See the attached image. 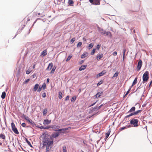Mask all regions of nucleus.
<instances>
[{
  "mask_svg": "<svg viewBox=\"0 0 152 152\" xmlns=\"http://www.w3.org/2000/svg\"><path fill=\"white\" fill-rule=\"evenodd\" d=\"M46 96V94L44 92L42 95V96L43 98H45Z\"/></svg>",
  "mask_w": 152,
  "mask_h": 152,
  "instance_id": "3c124183",
  "label": "nucleus"
},
{
  "mask_svg": "<svg viewBox=\"0 0 152 152\" xmlns=\"http://www.w3.org/2000/svg\"><path fill=\"white\" fill-rule=\"evenodd\" d=\"M42 88H43L44 89H45L46 88V84L45 83H44L43 84L42 86Z\"/></svg>",
  "mask_w": 152,
  "mask_h": 152,
  "instance_id": "49530a36",
  "label": "nucleus"
},
{
  "mask_svg": "<svg viewBox=\"0 0 152 152\" xmlns=\"http://www.w3.org/2000/svg\"><path fill=\"white\" fill-rule=\"evenodd\" d=\"M96 103V102H95V103H93V104H92L91 105V106H92L94 105V104H95V103Z\"/></svg>",
  "mask_w": 152,
  "mask_h": 152,
  "instance_id": "69168bd1",
  "label": "nucleus"
},
{
  "mask_svg": "<svg viewBox=\"0 0 152 152\" xmlns=\"http://www.w3.org/2000/svg\"><path fill=\"white\" fill-rule=\"evenodd\" d=\"M44 137L42 140V145H40V148L42 149H43L45 147H52L53 143V139L51 137L47 134L44 135Z\"/></svg>",
  "mask_w": 152,
  "mask_h": 152,
  "instance_id": "f257e3e1",
  "label": "nucleus"
},
{
  "mask_svg": "<svg viewBox=\"0 0 152 152\" xmlns=\"http://www.w3.org/2000/svg\"><path fill=\"white\" fill-rule=\"evenodd\" d=\"M50 128H51L55 130L59 129L60 128V126L58 125H52L50 126H49Z\"/></svg>",
  "mask_w": 152,
  "mask_h": 152,
  "instance_id": "6e6552de",
  "label": "nucleus"
},
{
  "mask_svg": "<svg viewBox=\"0 0 152 152\" xmlns=\"http://www.w3.org/2000/svg\"><path fill=\"white\" fill-rule=\"evenodd\" d=\"M88 0L92 4V3H93V0Z\"/></svg>",
  "mask_w": 152,
  "mask_h": 152,
  "instance_id": "680f3d73",
  "label": "nucleus"
},
{
  "mask_svg": "<svg viewBox=\"0 0 152 152\" xmlns=\"http://www.w3.org/2000/svg\"><path fill=\"white\" fill-rule=\"evenodd\" d=\"M25 119L28 121H29V120L30 119V118L28 117H26V118Z\"/></svg>",
  "mask_w": 152,
  "mask_h": 152,
  "instance_id": "13d9d810",
  "label": "nucleus"
},
{
  "mask_svg": "<svg viewBox=\"0 0 152 152\" xmlns=\"http://www.w3.org/2000/svg\"><path fill=\"white\" fill-rule=\"evenodd\" d=\"M56 69V67H55V68H54V67L52 69V70H51V71L50 72V73L52 74V73H54L55 72Z\"/></svg>",
  "mask_w": 152,
  "mask_h": 152,
  "instance_id": "58836bf2",
  "label": "nucleus"
},
{
  "mask_svg": "<svg viewBox=\"0 0 152 152\" xmlns=\"http://www.w3.org/2000/svg\"><path fill=\"white\" fill-rule=\"evenodd\" d=\"M118 72H116L114 75L112 77V78H113L114 77H117L118 75Z\"/></svg>",
  "mask_w": 152,
  "mask_h": 152,
  "instance_id": "7c9ffc66",
  "label": "nucleus"
},
{
  "mask_svg": "<svg viewBox=\"0 0 152 152\" xmlns=\"http://www.w3.org/2000/svg\"><path fill=\"white\" fill-rule=\"evenodd\" d=\"M94 46V44L92 43H91L89 44L88 47L89 49H90L92 48Z\"/></svg>",
  "mask_w": 152,
  "mask_h": 152,
  "instance_id": "2f4dec72",
  "label": "nucleus"
},
{
  "mask_svg": "<svg viewBox=\"0 0 152 152\" xmlns=\"http://www.w3.org/2000/svg\"><path fill=\"white\" fill-rule=\"evenodd\" d=\"M75 38H73L71 40V42L73 43L75 41Z\"/></svg>",
  "mask_w": 152,
  "mask_h": 152,
  "instance_id": "de8ad7c7",
  "label": "nucleus"
},
{
  "mask_svg": "<svg viewBox=\"0 0 152 152\" xmlns=\"http://www.w3.org/2000/svg\"><path fill=\"white\" fill-rule=\"evenodd\" d=\"M63 152H66V147L65 146H64L63 147Z\"/></svg>",
  "mask_w": 152,
  "mask_h": 152,
  "instance_id": "79ce46f5",
  "label": "nucleus"
},
{
  "mask_svg": "<svg viewBox=\"0 0 152 152\" xmlns=\"http://www.w3.org/2000/svg\"><path fill=\"white\" fill-rule=\"evenodd\" d=\"M138 120L137 119H133L130 121V124H133L134 127H137L138 126Z\"/></svg>",
  "mask_w": 152,
  "mask_h": 152,
  "instance_id": "39448f33",
  "label": "nucleus"
},
{
  "mask_svg": "<svg viewBox=\"0 0 152 152\" xmlns=\"http://www.w3.org/2000/svg\"><path fill=\"white\" fill-rule=\"evenodd\" d=\"M87 56V53H83L81 56V58H84Z\"/></svg>",
  "mask_w": 152,
  "mask_h": 152,
  "instance_id": "393cba45",
  "label": "nucleus"
},
{
  "mask_svg": "<svg viewBox=\"0 0 152 152\" xmlns=\"http://www.w3.org/2000/svg\"><path fill=\"white\" fill-rule=\"evenodd\" d=\"M53 66V64L52 63H49V65L47 67V68L46 69V70H50L52 68Z\"/></svg>",
  "mask_w": 152,
  "mask_h": 152,
  "instance_id": "9d476101",
  "label": "nucleus"
},
{
  "mask_svg": "<svg viewBox=\"0 0 152 152\" xmlns=\"http://www.w3.org/2000/svg\"><path fill=\"white\" fill-rule=\"evenodd\" d=\"M131 127V126L130 125H129V126H125L123 127L122 128H121L120 129V131H122L123 130H124V129H127Z\"/></svg>",
  "mask_w": 152,
  "mask_h": 152,
  "instance_id": "f3484780",
  "label": "nucleus"
},
{
  "mask_svg": "<svg viewBox=\"0 0 152 152\" xmlns=\"http://www.w3.org/2000/svg\"><path fill=\"white\" fill-rule=\"evenodd\" d=\"M29 120V121H28V122H29V123H31V124H32V120L31 119H30Z\"/></svg>",
  "mask_w": 152,
  "mask_h": 152,
  "instance_id": "052dcab7",
  "label": "nucleus"
},
{
  "mask_svg": "<svg viewBox=\"0 0 152 152\" xmlns=\"http://www.w3.org/2000/svg\"><path fill=\"white\" fill-rule=\"evenodd\" d=\"M100 47L101 46L100 45H98L96 46V48L98 50H99V49Z\"/></svg>",
  "mask_w": 152,
  "mask_h": 152,
  "instance_id": "603ef678",
  "label": "nucleus"
},
{
  "mask_svg": "<svg viewBox=\"0 0 152 152\" xmlns=\"http://www.w3.org/2000/svg\"><path fill=\"white\" fill-rule=\"evenodd\" d=\"M51 122V120H48V119L45 120L43 122L44 125H47L49 124Z\"/></svg>",
  "mask_w": 152,
  "mask_h": 152,
  "instance_id": "9b49d317",
  "label": "nucleus"
},
{
  "mask_svg": "<svg viewBox=\"0 0 152 152\" xmlns=\"http://www.w3.org/2000/svg\"><path fill=\"white\" fill-rule=\"evenodd\" d=\"M82 43L81 42H78L77 45V47H80V46L82 45Z\"/></svg>",
  "mask_w": 152,
  "mask_h": 152,
  "instance_id": "a19ab883",
  "label": "nucleus"
},
{
  "mask_svg": "<svg viewBox=\"0 0 152 152\" xmlns=\"http://www.w3.org/2000/svg\"><path fill=\"white\" fill-rule=\"evenodd\" d=\"M152 84V80L151 81V82H150V84H149V87H150V86H151V85Z\"/></svg>",
  "mask_w": 152,
  "mask_h": 152,
  "instance_id": "0e129e2a",
  "label": "nucleus"
},
{
  "mask_svg": "<svg viewBox=\"0 0 152 152\" xmlns=\"http://www.w3.org/2000/svg\"><path fill=\"white\" fill-rule=\"evenodd\" d=\"M72 57V56L71 55H69L68 56V57H67V59L66 60V61H69L70 60V59Z\"/></svg>",
  "mask_w": 152,
  "mask_h": 152,
  "instance_id": "473e14b6",
  "label": "nucleus"
},
{
  "mask_svg": "<svg viewBox=\"0 0 152 152\" xmlns=\"http://www.w3.org/2000/svg\"><path fill=\"white\" fill-rule=\"evenodd\" d=\"M30 80V79H28L27 80H25L24 82H23V84H27Z\"/></svg>",
  "mask_w": 152,
  "mask_h": 152,
  "instance_id": "ea45409f",
  "label": "nucleus"
},
{
  "mask_svg": "<svg viewBox=\"0 0 152 152\" xmlns=\"http://www.w3.org/2000/svg\"><path fill=\"white\" fill-rule=\"evenodd\" d=\"M106 73L105 70H103L101 72L98 74L97 75V77H100L104 75Z\"/></svg>",
  "mask_w": 152,
  "mask_h": 152,
  "instance_id": "1a4fd4ad",
  "label": "nucleus"
},
{
  "mask_svg": "<svg viewBox=\"0 0 152 152\" xmlns=\"http://www.w3.org/2000/svg\"><path fill=\"white\" fill-rule=\"evenodd\" d=\"M42 87H40V86L39 87V88H38V91L39 92H40L41 90H42Z\"/></svg>",
  "mask_w": 152,
  "mask_h": 152,
  "instance_id": "864d4df0",
  "label": "nucleus"
},
{
  "mask_svg": "<svg viewBox=\"0 0 152 152\" xmlns=\"http://www.w3.org/2000/svg\"><path fill=\"white\" fill-rule=\"evenodd\" d=\"M136 108L135 107H132V108L127 113H131V112H134Z\"/></svg>",
  "mask_w": 152,
  "mask_h": 152,
  "instance_id": "2eb2a0df",
  "label": "nucleus"
},
{
  "mask_svg": "<svg viewBox=\"0 0 152 152\" xmlns=\"http://www.w3.org/2000/svg\"><path fill=\"white\" fill-rule=\"evenodd\" d=\"M31 72V71H30L28 70H26V73L27 74H28Z\"/></svg>",
  "mask_w": 152,
  "mask_h": 152,
  "instance_id": "8fccbe9b",
  "label": "nucleus"
},
{
  "mask_svg": "<svg viewBox=\"0 0 152 152\" xmlns=\"http://www.w3.org/2000/svg\"><path fill=\"white\" fill-rule=\"evenodd\" d=\"M26 141L28 144L31 147H32V145L30 141H29L27 139H26Z\"/></svg>",
  "mask_w": 152,
  "mask_h": 152,
  "instance_id": "4c0bfd02",
  "label": "nucleus"
},
{
  "mask_svg": "<svg viewBox=\"0 0 152 152\" xmlns=\"http://www.w3.org/2000/svg\"><path fill=\"white\" fill-rule=\"evenodd\" d=\"M69 128H67L58 129L57 131L61 132L54 133L52 134V136L54 138H56L59 136L61 133H65V132H64V131L69 129Z\"/></svg>",
  "mask_w": 152,
  "mask_h": 152,
  "instance_id": "f03ea898",
  "label": "nucleus"
},
{
  "mask_svg": "<svg viewBox=\"0 0 152 152\" xmlns=\"http://www.w3.org/2000/svg\"><path fill=\"white\" fill-rule=\"evenodd\" d=\"M137 78L136 77L135 78L134 80L132 85L131 86V88H132L134 85L137 83Z\"/></svg>",
  "mask_w": 152,
  "mask_h": 152,
  "instance_id": "aec40b11",
  "label": "nucleus"
},
{
  "mask_svg": "<svg viewBox=\"0 0 152 152\" xmlns=\"http://www.w3.org/2000/svg\"><path fill=\"white\" fill-rule=\"evenodd\" d=\"M22 117L23 118H24L25 119L26 118V115H25L24 114H23L22 115Z\"/></svg>",
  "mask_w": 152,
  "mask_h": 152,
  "instance_id": "6e6d98bb",
  "label": "nucleus"
},
{
  "mask_svg": "<svg viewBox=\"0 0 152 152\" xmlns=\"http://www.w3.org/2000/svg\"><path fill=\"white\" fill-rule=\"evenodd\" d=\"M95 50H96V49H95V48L93 49V50H92V51H91V55H94L95 52Z\"/></svg>",
  "mask_w": 152,
  "mask_h": 152,
  "instance_id": "e433bc0d",
  "label": "nucleus"
},
{
  "mask_svg": "<svg viewBox=\"0 0 152 152\" xmlns=\"http://www.w3.org/2000/svg\"><path fill=\"white\" fill-rule=\"evenodd\" d=\"M102 92H99L98 93H97L95 96H96V98L99 97L101 95H102Z\"/></svg>",
  "mask_w": 152,
  "mask_h": 152,
  "instance_id": "4be33fe9",
  "label": "nucleus"
},
{
  "mask_svg": "<svg viewBox=\"0 0 152 152\" xmlns=\"http://www.w3.org/2000/svg\"><path fill=\"white\" fill-rule=\"evenodd\" d=\"M111 131L110 129L108 131L107 133H106L105 134L106 136H105V138L106 139H107Z\"/></svg>",
  "mask_w": 152,
  "mask_h": 152,
  "instance_id": "6ab92c4d",
  "label": "nucleus"
},
{
  "mask_svg": "<svg viewBox=\"0 0 152 152\" xmlns=\"http://www.w3.org/2000/svg\"><path fill=\"white\" fill-rule=\"evenodd\" d=\"M47 109L46 108H45L43 110V115H45L46 113L47 112Z\"/></svg>",
  "mask_w": 152,
  "mask_h": 152,
  "instance_id": "a878e982",
  "label": "nucleus"
},
{
  "mask_svg": "<svg viewBox=\"0 0 152 152\" xmlns=\"http://www.w3.org/2000/svg\"><path fill=\"white\" fill-rule=\"evenodd\" d=\"M40 128L41 129H49V128H50V127H48L44 128L43 126H41L40 127Z\"/></svg>",
  "mask_w": 152,
  "mask_h": 152,
  "instance_id": "4d7b16f0",
  "label": "nucleus"
},
{
  "mask_svg": "<svg viewBox=\"0 0 152 152\" xmlns=\"http://www.w3.org/2000/svg\"><path fill=\"white\" fill-rule=\"evenodd\" d=\"M76 96H73L72 99H71V101L72 102H74L76 99Z\"/></svg>",
  "mask_w": 152,
  "mask_h": 152,
  "instance_id": "72a5a7b5",
  "label": "nucleus"
},
{
  "mask_svg": "<svg viewBox=\"0 0 152 152\" xmlns=\"http://www.w3.org/2000/svg\"><path fill=\"white\" fill-rule=\"evenodd\" d=\"M39 85L37 83L34 86L33 88V91H36L38 89V88H39Z\"/></svg>",
  "mask_w": 152,
  "mask_h": 152,
  "instance_id": "dca6fc26",
  "label": "nucleus"
},
{
  "mask_svg": "<svg viewBox=\"0 0 152 152\" xmlns=\"http://www.w3.org/2000/svg\"><path fill=\"white\" fill-rule=\"evenodd\" d=\"M21 125L23 127H25L26 126V124L25 123H23L21 124Z\"/></svg>",
  "mask_w": 152,
  "mask_h": 152,
  "instance_id": "5fc2aeb1",
  "label": "nucleus"
},
{
  "mask_svg": "<svg viewBox=\"0 0 152 152\" xmlns=\"http://www.w3.org/2000/svg\"><path fill=\"white\" fill-rule=\"evenodd\" d=\"M11 127L14 133L16 134H19V132L18 130V129L15 126L14 123L12 122L11 123Z\"/></svg>",
  "mask_w": 152,
  "mask_h": 152,
  "instance_id": "20e7f679",
  "label": "nucleus"
},
{
  "mask_svg": "<svg viewBox=\"0 0 152 152\" xmlns=\"http://www.w3.org/2000/svg\"><path fill=\"white\" fill-rule=\"evenodd\" d=\"M52 147H47L46 148L45 152H50V150Z\"/></svg>",
  "mask_w": 152,
  "mask_h": 152,
  "instance_id": "c85d7f7f",
  "label": "nucleus"
},
{
  "mask_svg": "<svg viewBox=\"0 0 152 152\" xmlns=\"http://www.w3.org/2000/svg\"><path fill=\"white\" fill-rule=\"evenodd\" d=\"M141 110H139L134 112V115H136L138 113H140L141 112Z\"/></svg>",
  "mask_w": 152,
  "mask_h": 152,
  "instance_id": "c9c22d12",
  "label": "nucleus"
},
{
  "mask_svg": "<svg viewBox=\"0 0 152 152\" xmlns=\"http://www.w3.org/2000/svg\"><path fill=\"white\" fill-rule=\"evenodd\" d=\"M47 54V51L46 50H44L42 53L41 55H43V56H45Z\"/></svg>",
  "mask_w": 152,
  "mask_h": 152,
  "instance_id": "b1692460",
  "label": "nucleus"
},
{
  "mask_svg": "<svg viewBox=\"0 0 152 152\" xmlns=\"http://www.w3.org/2000/svg\"><path fill=\"white\" fill-rule=\"evenodd\" d=\"M103 104H102L99 107H97L96 106L93 109V111H95V110H99V109H100L101 107L103 106Z\"/></svg>",
  "mask_w": 152,
  "mask_h": 152,
  "instance_id": "4468645a",
  "label": "nucleus"
},
{
  "mask_svg": "<svg viewBox=\"0 0 152 152\" xmlns=\"http://www.w3.org/2000/svg\"><path fill=\"white\" fill-rule=\"evenodd\" d=\"M62 93L61 92H59V94H58V97L59 98L61 99L62 98Z\"/></svg>",
  "mask_w": 152,
  "mask_h": 152,
  "instance_id": "c756f323",
  "label": "nucleus"
},
{
  "mask_svg": "<svg viewBox=\"0 0 152 152\" xmlns=\"http://www.w3.org/2000/svg\"><path fill=\"white\" fill-rule=\"evenodd\" d=\"M117 52L116 51H115L113 53V56H116L117 55Z\"/></svg>",
  "mask_w": 152,
  "mask_h": 152,
  "instance_id": "09e8293b",
  "label": "nucleus"
},
{
  "mask_svg": "<svg viewBox=\"0 0 152 152\" xmlns=\"http://www.w3.org/2000/svg\"><path fill=\"white\" fill-rule=\"evenodd\" d=\"M103 56V54H98L97 56V60L98 61L101 58H102Z\"/></svg>",
  "mask_w": 152,
  "mask_h": 152,
  "instance_id": "f8f14e48",
  "label": "nucleus"
},
{
  "mask_svg": "<svg viewBox=\"0 0 152 152\" xmlns=\"http://www.w3.org/2000/svg\"><path fill=\"white\" fill-rule=\"evenodd\" d=\"M32 77L33 78H35L36 77V74H34L32 75Z\"/></svg>",
  "mask_w": 152,
  "mask_h": 152,
  "instance_id": "bf43d9fd",
  "label": "nucleus"
},
{
  "mask_svg": "<svg viewBox=\"0 0 152 152\" xmlns=\"http://www.w3.org/2000/svg\"><path fill=\"white\" fill-rule=\"evenodd\" d=\"M0 138L5 140L6 139V136L4 134H0Z\"/></svg>",
  "mask_w": 152,
  "mask_h": 152,
  "instance_id": "a211bd4d",
  "label": "nucleus"
},
{
  "mask_svg": "<svg viewBox=\"0 0 152 152\" xmlns=\"http://www.w3.org/2000/svg\"><path fill=\"white\" fill-rule=\"evenodd\" d=\"M131 87L129 89V90L127 91V92H126V94L125 95H124V96H126L129 93L130 91V90H131Z\"/></svg>",
  "mask_w": 152,
  "mask_h": 152,
  "instance_id": "37998d69",
  "label": "nucleus"
},
{
  "mask_svg": "<svg viewBox=\"0 0 152 152\" xmlns=\"http://www.w3.org/2000/svg\"><path fill=\"white\" fill-rule=\"evenodd\" d=\"M142 61L141 60H140L139 61L137 66V71H139L141 67H142Z\"/></svg>",
  "mask_w": 152,
  "mask_h": 152,
  "instance_id": "423d86ee",
  "label": "nucleus"
},
{
  "mask_svg": "<svg viewBox=\"0 0 152 152\" xmlns=\"http://www.w3.org/2000/svg\"><path fill=\"white\" fill-rule=\"evenodd\" d=\"M101 0H93V3L92 4L94 5H99L100 4Z\"/></svg>",
  "mask_w": 152,
  "mask_h": 152,
  "instance_id": "0eeeda50",
  "label": "nucleus"
},
{
  "mask_svg": "<svg viewBox=\"0 0 152 152\" xmlns=\"http://www.w3.org/2000/svg\"><path fill=\"white\" fill-rule=\"evenodd\" d=\"M6 93L4 91L2 93V95H1V97L2 99H4L5 98L6 96Z\"/></svg>",
  "mask_w": 152,
  "mask_h": 152,
  "instance_id": "5701e85b",
  "label": "nucleus"
},
{
  "mask_svg": "<svg viewBox=\"0 0 152 152\" xmlns=\"http://www.w3.org/2000/svg\"><path fill=\"white\" fill-rule=\"evenodd\" d=\"M69 96H67L65 98V101H67L69 100Z\"/></svg>",
  "mask_w": 152,
  "mask_h": 152,
  "instance_id": "a18cd8bd",
  "label": "nucleus"
},
{
  "mask_svg": "<svg viewBox=\"0 0 152 152\" xmlns=\"http://www.w3.org/2000/svg\"><path fill=\"white\" fill-rule=\"evenodd\" d=\"M126 49H124V50H123V60H124V58H125V52H126Z\"/></svg>",
  "mask_w": 152,
  "mask_h": 152,
  "instance_id": "bb28decb",
  "label": "nucleus"
},
{
  "mask_svg": "<svg viewBox=\"0 0 152 152\" xmlns=\"http://www.w3.org/2000/svg\"><path fill=\"white\" fill-rule=\"evenodd\" d=\"M102 31H103V30L102 29H101L100 30V31H101V33L102 34H104L105 33H106L107 35H108L111 34L110 32V31H108V32H106L104 31V33H103L102 32H101Z\"/></svg>",
  "mask_w": 152,
  "mask_h": 152,
  "instance_id": "412c9836",
  "label": "nucleus"
},
{
  "mask_svg": "<svg viewBox=\"0 0 152 152\" xmlns=\"http://www.w3.org/2000/svg\"><path fill=\"white\" fill-rule=\"evenodd\" d=\"M102 83V81H100L97 84V86H98Z\"/></svg>",
  "mask_w": 152,
  "mask_h": 152,
  "instance_id": "c03bdc74",
  "label": "nucleus"
},
{
  "mask_svg": "<svg viewBox=\"0 0 152 152\" xmlns=\"http://www.w3.org/2000/svg\"><path fill=\"white\" fill-rule=\"evenodd\" d=\"M50 79L49 78H48L47 79V83H49V82Z\"/></svg>",
  "mask_w": 152,
  "mask_h": 152,
  "instance_id": "e2e57ef3",
  "label": "nucleus"
},
{
  "mask_svg": "<svg viewBox=\"0 0 152 152\" xmlns=\"http://www.w3.org/2000/svg\"><path fill=\"white\" fill-rule=\"evenodd\" d=\"M35 64H34V65H33V69L35 68Z\"/></svg>",
  "mask_w": 152,
  "mask_h": 152,
  "instance_id": "338daca9",
  "label": "nucleus"
},
{
  "mask_svg": "<svg viewBox=\"0 0 152 152\" xmlns=\"http://www.w3.org/2000/svg\"><path fill=\"white\" fill-rule=\"evenodd\" d=\"M131 113H132L131 114H129V115H126V118H128V117H130L131 116H132L133 115H134V112H132H132H131Z\"/></svg>",
  "mask_w": 152,
  "mask_h": 152,
  "instance_id": "cd10ccee",
  "label": "nucleus"
},
{
  "mask_svg": "<svg viewBox=\"0 0 152 152\" xmlns=\"http://www.w3.org/2000/svg\"><path fill=\"white\" fill-rule=\"evenodd\" d=\"M79 91L80 92L81 91V89H79Z\"/></svg>",
  "mask_w": 152,
  "mask_h": 152,
  "instance_id": "774afa93",
  "label": "nucleus"
},
{
  "mask_svg": "<svg viewBox=\"0 0 152 152\" xmlns=\"http://www.w3.org/2000/svg\"><path fill=\"white\" fill-rule=\"evenodd\" d=\"M74 3V2L73 0H69L68 1V3L69 5H71L73 4Z\"/></svg>",
  "mask_w": 152,
  "mask_h": 152,
  "instance_id": "f704fd0d",
  "label": "nucleus"
},
{
  "mask_svg": "<svg viewBox=\"0 0 152 152\" xmlns=\"http://www.w3.org/2000/svg\"><path fill=\"white\" fill-rule=\"evenodd\" d=\"M87 65H82L79 68V70L82 71L85 69L87 67Z\"/></svg>",
  "mask_w": 152,
  "mask_h": 152,
  "instance_id": "ddd939ff",
  "label": "nucleus"
},
{
  "mask_svg": "<svg viewBox=\"0 0 152 152\" xmlns=\"http://www.w3.org/2000/svg\"><path fill=\"white\" fill-rule=\"evenodd\" d=\"M149 73L148 71H146L143 74L142 76L143 83L147 82L149 79Z\"/></svg>",
  "mask_w": 152,
  "mask_h": 152,
  "instance_id": "7ed1b4c3",
  "label": "nucleus"
}]
</instances>
